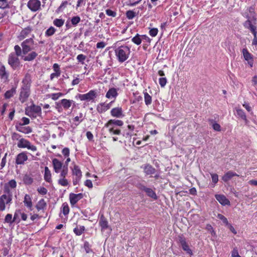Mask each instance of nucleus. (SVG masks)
<instances>
[{
    "instance_id": "obj_6",
    "label": "nucleus",
    "mask_w": 257,
    "mask_h": 257,
    "mask_svg": "<svg viewBox=\"0 0 257 257\" xmlns=\"http://www.w3.org/2000/svg\"><path fill=\"white\" fill-rule=\"evenodd\" d=\"M17 146L20 148H27L33 152H35L37 150L35 146L31 144L29 141L24 138H21L19 140Z\"/></svg>"
},
{
    "instance_id": "obj_2",
    "label": "nucleus",
    "mask_w": 257,
    "mask_h": 257,
    "mask_svg": "<svg viewBox=\"0 0 257 257\" xmlns=\"http://www.w3.org/2000/svg\"><path fill=\"white\" fill-rule=\"evenodd\" d=\"M37 46V43L32 38L27 39L21 43L23 54L26 55L30 52L27 56H23L24 61H31L37 57L38 54L34 50H36Z\"/></svg>"
},
{
    "instance_id": "obj_27",
    "label": "nucleus",
    "mask_w": 257,
    "mask_h": 257,
    "mask_svg": "<svg viewBox=\"0 0 257 257\" xmlns=\"http://www.w3.org/2000/svg\"><path fill=\"white\" fill-rule=\"evenodd\" d=\"M116 125H111V127H106L110 135H120V130Z\"/></svg>"
},
{
    "instance_id": "obj_8",
    "label": "nucleus",
    "mask_w": 257,
    "mask_h": 257,
    "mask_svg": "<svg viewBox=\"0 0 257 257\" xmlns=\"http://www.w3.org/2000/svg\"><path fill=\"white\" fill-rule=\"evenodd\" d=\"M41 5V2L39 0H29L27 6L31 11L35 12L40 9Z\"/></svg>"
},
{
    "instance_id": "obj_63",
    "label": "nucleus",
    "mask_w": 257,
    "mask_h": 257,
    "mask_svg": "<svg viewBox=\"0 0 257 257\" xmlns=\"http://www.w3.org/2000/svg\"><path fill=\"white\" fill-rule=\"evenodd\" d=\"M142 0H130V4L129 6L131 7H134L136 6L137 5L139 4Z\"/></svg>"
},
{
    "instance_id": "obj_47",
    "label": "nucleus",
    "mask_w": 257,
    "mask_h": 257,
    "mask_svg": "<svg viewBox=\"0 0 257 257\" xmlns=\"http://www.w3.org/2000/svg\"><path fill=\"white\" fill-rule=\"evenodd\" d=\"M63 94L61 92L59 93H52L50 94V97L52 99L54 100H57L59 97L63 96Z\"/></svg>"
},
{
    "instance_id": "obj_59",
    "label": "nucleus",
    "mask_w": 257,
    "mask_h": 257,
    "mask_svg": "<svg viewBox=\"0 0 257 257\" xmlns=\"http://www.w3.org/2000/svg\"><path fill=\"white\" fill-rule=\"evenodd\" d=\"M159 84L161 87H164L167 83V79L165 77L160 78L159 80Z\"/></svg>"
},
{
    "instance_id": "obj_36",
    "label": "nucleus",
    "mask_w": 257,
    "mask_h": 257,
    "mask_svg": "<svg viewBox=\"0 0 257 257\" xmlns=\"http://www.w3.org/2000/svg\"><path fill=\"white\" fill-rule=\"evenodd\" d=\"M145 192L147 193V195L152 198L156 199L157 198V195L156 193L150 188H148L146 189Z\"/></svg>"
},
{
    "instance_id": "obj_1",
    "label": "nucleus",
    "mask_w": 257,
    "mask_h": 257,
    "mask_svg": "<svg viewBox=\"0 0 257 257\" xmlns=\"http://www.w3.org/2000/svg\"><path fill=\"white\" fill-rule=\"evenodd\" d=\"M242 16L246 19L243 23V27L249 30L253 36L252 45L257 46V14L252 7L247 8L242 13Z\"/></svg>"
},
{
    "instance_id": "obj_33",
    "label": "nucleus",
    "mask_w": 257,
    "mask_h": 257,
    "mask_svg": "<svg viewBox=\"0 0 257 257\" xmlns=\"http://www.w3.org/2000/svg\"><path fill=\"white\" fill-rule=\"evenodd\" d=\"M72 174L74 175L75 177H77L78 178H81L82 173L78 166L74 165V168L72 169Z\"/></svg>"
},
{
    "instance_id": "obj_35",
    "label": "nucleus",
    "mask_w": 257,
    "mask_h": 257,
    "mask_svg": "<svg viewBox=\"0 0 257 257\" xmlns=\"http://www.w3.org/2000/svg\"><path fill=\"white\" fill-rule=\"evenodd\" d=\"M23 180L26 185H31L33 182V178L29 175H25Z\"/></svg>"
},
{
    "instance_id": "obj_44",
    "label": "nucleus",
    "mask_w": 257,
    "mask_h": 257,
    "mask_svg": "<svg viewBox=\"0 0 257 257\" xmlns=\"http://www.w3.org/2000/svg\"><path fill=\"white\" fill-rule=\"evenodd\" d=\"M53 24L57 27H61L64 25V20L62 19H56L54 20Z\"/></svg>"
},
{
    "instance_id": "obj_12",
    "label": "nucleus",
    "mask_w": 257,
    "mask_h": 257,
    "mask_svg": "<svg viewBox=\"0 0 257 257\" xmlns=\"http://www.w3.org/2000/svg\"><path fill=\"white\" fill-rule=\"evenodd\" d=\"M9 73L6 70L5 66L3 65H0V78L4 82L9 81Z\"/></svg>"
},
{
    "instance_id": "obj_19",
    "label": "nucleus",
    "mask_w": 257,
    "mask_h": 257,
    "mask_svg": "<svg viewBox=\"0 0 257 257\" xmlns=\"http://www.w3.org/2000/svg\"><path fill=\"white\" fill-rule=\"evenodd\" d=\"M22 87L30 88L31 85V76L29 73H27L25 74L22 80Z\"/></svg>"
},
{
    "instance_id": "obj_31",
    "label": "nucleus",
    "mask_w": 257,
    "mask_h": 257,
    "mask_svg": "<svg viewBox=\"0 0 257 257\" xmlns=\"http://www.w3.org/2000/svg\"><path fill=\"white\" fill-rule=\"evenodd\" d=\"M144 172L147 175H152L155 173L156 170L150 165H146L144 168Z\"/></svg>"
},
{
    "instance_id": "obj_58",
    "label": "nucleus",
    "mask_w": 257,
    "mask_h": 257,
    "mask_svg": "<svg viewBox=\"0 0 257 257\" xmlns=\"http://www.w3.org/2000/svg\"><path fill=\"white\" fill-rule=\"evenodd\" d=\"M62 153L65 157H68L70 155V150L68 148H64L62 151Z\"/></svg>"
},
{
    "instance_id": "obj_20",
    "label": "nucleus",
    "mask_w": 257,
    "mask_h": 257,
    "mask_svg": "<svg viewBox=\"0 0 257 257\" xmlns=\"http://www.w3.org/2000/svg\"><path fill=\"white\" fill-rule=\"evenodd\" d=\"M28 160V156L26 153L22 152L18 154L17 156L16 163L17 164H23L25 161Z\"/></svg>"
},
{
    "instance_id": "obj_15",
    "label": "nucleus",
    "mask_w": 257,
    "mask_h": 257,
    "mask_svg": "<svg viewBox=\"0 0 257 257\" xmlns=\"http://www.w3.org/2000/svg\"><path fill=\"white\" fill-rule=\"evenodd\" d=\"M114 101H111L108 103H101L97 106V110L99 113H102L109 109Z\"/></svg>"
},
{
    "instance_id": "obj_51",
    "label": "nucleus",
    "mask_w": 257,
    "mask_h": 257,
    "mask_svg": "<svg viewBox=\"0 0 257 257\" xmlns=\"http://www.w3.org/2000/svg\"><path fill=\"white\" fill-rule=\"evenodd\" d=\"M80 22V18L79 16L73 17L71 19V23L74 26H76Z\"/></svg>"
},
{
    "instance_id": "obj_3",
    "label": "nucleus",
    "mask_w": 257,
    "mask_h": 257,
    "mask_svg": "<svg viewBox=\"0 0 257 257\" xmlns=\"http://www.w3.org/2000/svg\"><path fill=\"white\" fill-rule=\"evenodd\" d=\"M115 55L119 62H123L129 57L131 49L127 46H120L114 50Z\"/></svg>"
},
{
    "instance_id": "obj_32",
    "label": "nucleus",
    "mask_w": 257,
    "mask_h": 257,
    "mask_svg": "<svg viewBox=\"0 0 257 257\" xmlns=\"http://www.w3.org/2000/svg\"><path fill=\"white\" fill-rule=\"evenodd\" d=\"M236 112L237 113V115L240 117L241 119H242L243 120H244L246 122L248 121L246 115L244 112V111L239 108H235Z\"/></svg>"
},
{
    "instance_id": "obj_29",
    "label": "nucleus",
    "mask_w": 257,
    "mask_h": 257,
    "mask_svg": "<svg viewBox=\"0 0 257 257\" xmlns=\"http://www.w3.org/2000/svg\"><path fill=\"white\" fill-rule=\"evenodd\" d=\"M47 206V203L44 199H40L36 205V208L38 211L44 210Z\"/></svg>"
},
{
    "instance_id": "obj_30",
    "label": "nucleus",
    "mask_w": 257,
    "mask_h": 257,
    "mask_svg": "<svg viewBox=\"0 0 257 257\" xmlns=\"http://www.w3.org/2000/svg\"><path fill=\"white\" fill-rule=\"evenodd\" d=\"M99 224L101 228L102 231H104L108 227V222L106 220V219L103 217H101V218L100 219Z\"/></svg>"
},
{
    "instance_id": "obj_45",
    "label": "nucleus",
    "mask_w": 257,
    "mask_h": 257,
    "mask_svg": "<svg viewBox=\"0 0 257 257\" xmlns=\"http://www.w3.org/2000/svg\"><path fill=\"white\" fill-rule=\"evenodd\" d=\"M5 222L9 223L10 224H12L14 222V220L13 219V216L11 214H8L6 216L5 219Z\"/></svg>"
},
{
    "instance_id": "obj_38",
    "label": "nucleus",
    "mask_w": 257,
    "mask_h": 257,
    "mask_svg": "<svg viewBox=\"0 0 257 257\" xmlns=\"http://www.w3.org/2000/svg\"><path fill=\"white\" fill-rule=\"evenodd\" d=\"M58 183L61 186L66 187L69 185L68 180L64 178H59L58 180Z\"/></svg>"
},
{
    "instance_id": "obj_9",
    "label": "nucleus",
    "mask_w": 257,
    "mask_h": 257,
    "mask_svg": "<svg viewBox=\"0 0 257 257\" xmlns=\"http://www.w3.org/2000/svg\"><path fill=\"white\" fill-rule=\"evenodd\" d=\"M242 55L244 59L247 61L248 65L250 67H252L253 64V56L251 54L246 48H243L242 50Z\"/></svg>"
},
{
    "instance_id": "obj_13",
    "label": "nucleus",
    "mask_w": 257,
    "mask_h": 257,
    "mask_svg": "<svg viewBox=\"0 0 257 257\" xmlns=\"http://www.w3.org/2000/svg\"><path fill=\"white\" fill-rule=\"evenodd\" d=\"M83 195L82 193L74 194L70 193L69 195L70 203L71 205H74L79 200L82 199Z\"/></svg>"
},
{
    "instance_id": "obj_61",
    "label": "nucleus",
    "mask_w": 257,
    "mask_h": 257,
    "mask_svg": "<svg viewBox=\"0 0 257 257\" xmlns=\"http://www.w3.org/2000/svg\"><path fill=\"white\" fill-rule=\"evenodd\" d=\"M211 176L212 178V182L214 183V184H216L218 181V176L216 174H211Z\"/></svg>"
},
{
    "instance_id": "obj_40",
    "label": "nucleus",
    "mask_w": 257,
    "mask_h": 257,
    "mask_svg": "<svg viewBox=\"0 0 257 257\" xmlns=\"http://www.w3.org/2000/svg\"><path fill=\"white\" fill-rule=\"evenodd\" d=\"M85 230L84 226H77L74 229V232L77 235H80Z\"/></svg>"
},
{
    "instance_id": "obj_21",
    "label": "nucleus",
    "mask_w": 257,
    "mask_h": 257,
    "mask_svg": "<svg viewBox=\"0 0 257 257\" xmlns=\"http://www.w3.org/2000/svg\"><path fill=\"white\" fill-rule=\"evenodd\" d=\"M215 198L221 204L223 205H230V201L223 195H216Z\"/></svg>"
},
{
    "instance_id": "obj_60",
    "label": "nucleus",
    "mask_w": 257,
    "mask_h": 257,
    "mask_svg": "<svg viewBox=\"0 0 257 257\" xmlns=\"http://www.w3.org/2000/svg\"><path fill=\"white\" fill-rule=\"evenodd\" d=\"M82 116L83 114L82 113H80L79 116H76L74 117V120L75 121H78L77 123H75L76 125H78V124L82 121V119H81Z\"/></svg>"
},
{
    "instance_id": "obj_54",
    "label": "nucleus",
    "mask_w": 257,
    "mask_h": 257,
    "mask_svg": "<svg viewBox=\"0 0 257 257\" xmlns=\"http://www.w3.org/2000/svg\"><path fill=\"white\" fill-rule=\"evenodd\" d=\"M86 57L83 54H79L77 56V60L78 62H81L82 64H84V61L85 60Z\"/></svg>"
},
{
    "instance_id": "obj_10",
    "label": "nucleus",
    "mask_w": 257,
    "mask_h": 257,
    "mask_svg": "<svg viewBox=\"0 0 257 257\" xmlns=\"http://www.w3.org/2000/svg\"><path fill=\"white\" fill-rule=\"evenodd\" d=\"M110 114L112 117L122 118L124 116L121 107L117 106L112 108L110 110Z\"/></svg>"
},
{
    "instance_id": "obj_16",
    "label": "nucleus",
    "mask_w": 257,
    "mask_h": 257,
    "mask_svg": "<svg viewBox=\"0 0 257 257\" xmlns=\"http://www.w3.org/2000/svg\"><path fill=\"white\" fill-rule=\"evenodd\" d=\"M179 242L181 243V246L183 250L186 252L190 255L192 254V252L191 249L189 248L188 245L187 244L185 239L182 236H179Z\"/></svg>"
},
{
    "instance_id": "obj_26",
    "label": "nucleus",
    "mask_w": 257,
    "mask_h": 257,
    "mask_svg": "<svg viewBox=\"0 0 257 257\" xmlns=\"http://www.w3.org/2000/svg\"><path fill=\"white\" fill-rule=\"evenodd\" d=\"M31 29L30 27H27L24 29L20 33L18 38L20 40H22L27 37L28 35L31 32Z\"/></svg>"
},
{
    "instance_id": "obj_34",
    "label": "nucleus",
    "mask_w": 257,
    "mask_h": 257,
    "mask_svg": "<svg viewBox=\"0 0 257 257\" xmlns=\"http://www.w3.org/2000/svg\"><path fill=\"white\" fill-rule=\"evenodd\" d=\"M209 123L211 125L213 130L215 131L219 132L221 131V126L219 124L217 123L213 119H210L209 120Z\"/></svg>"
},
{
    "instance_id": "obj_4",
    "label": "nucleus",
    "mask_w": 257,
    "mask_h": 257,
    "mask_svg": "<svg viewBox=\"0 0 257 257\" xmlns=\"http://www.w3.org/2000/svg\"><path fill=\"white\" fill-rule=\"evenodd\" d=\"M41 111L40 106L33 104L26 109L25 113L31 117L36 118L41 115Z\"/></svg>"
},
{
    "instance_id": "obj_11",
    "label": "nucleus",
    "mask_w": 257,
    "mask_h": 257,
    "mask_svg": "<svg viewBox=\"0 0 257 257\" xmlns=\"http://www.w3.org/2000/svg\"><path fill=\"white\" fill-rule=\"evenodd\" d=\"M30 94V88L21 87L19 99L22 103L27 100Z\"/></svg>"
},
{
    "instance_id": "obj_25",
    "label": "nucleus",
    "mask_w": 257,
    "mask_h": 257,
    "mask_svg": "<svg viewBox=\"0 0 257 257\" xmlns=\"http://www.w3.org/2000/svg\"><path fill=\"white\" fill-rule=\"evenodd\" d=\"M44 178L45 181L48 183H51L52 182V175L50 170L48 167H45L44 169Z\"/></svg>"
},
{
    "instance_id": "obj_56",
    "label": "nucleus",
    "mask_w": 257,
    "mask_h": 257,
    "mask_svg": "<svg viewBox=\"0 0 257 257\" xmlns=\"http://www.w3.org/2000/svg\"><path fill=\"white\" fill-rule=\"evenodd\" d=\"M78 76H79V75H77V77H75L74 76H73L74 77V79L72 80V83H71V85L72 86H74V85H77L81 81V79H80L78 77Z\"/></svg>"
},
{
    "instance_id": "obj_64",
    "label": "nucleus",
    "mask_w": 257,
    "mask_h": 257,
    "mask_svg": "<svg viewBox=\"0 0 257 257\" xmlns=\"http://www.w3.org/2000/svg\"><path fill=\"white\" fill-rule=\"evenodd\" d=\"M106 14L108 16H111L112 17H114L116 16V13L114 12H113V11L109 10V9H107L106 10Z\"/></svg>"
},
{
    "instance_id": "obj_46",
    "label": "nucleus",
    "mask_w": 257,
    "mask_h": 257,
    "mask_svg": "<svg viewBox=\"0 0 257 257\" xmlns=\"http://www.w3.org/2000/svg\"><path fill=\"white\" fill-rule=\"evenodd\" d=\"M56 32V29L53 27H50L45 32V35L47 36H51L53 35Z\"/></svg>"
},
{
    "instance_id": "obj_5",
    "label": "nucleus",
    "mask_w": 257,
    "mask_h": 257,
    "mask_svg": "<svg viewBox=\"0 0 257 257\" xmlns=\"http://www.w3.org/2000/svg\"><path fill=\"white\" fill-rule=\"evenodd\" d=\"M97 96L96 90H91L88 93L85 94H79L78 98L81 101H94Z\"/></svg>"
},
{
    "instance_id": "obj_43",
    "label": "nucleus",
    "mask_w": 257,
    "mask_h": 257,
    "mask_svg": "<svg viewBox=\"0 0 257 257\" xmlns=\"http://www.w3.org/2000/svg\"><path fill=\"white\" fill-rule=\"evenodd\" d=\"M16 93V89L14 88H12L11 89L8 90L5 94V97L6 98H10L12 97L14 94Z\"/></svg>"
},
{
    "instance_id": "obj_24",
    "label": "nucleus",
    "mask_w": 257,
    "mask_h": 257,
    "mask_svg": "<svg viewBox=\"0 0 257 257\" xmlns=\"http://www.w3.org/2000/svg\"><path fill=\"white\" fill-rule=\"evenodd\" d=\"M234 176H239L236 173L233 171H228L222 177V180L226 182L228 181L230 179H231Z\"/></svg>"
},
{
    "instance_id": "obj_62",
    "label": "nucleus",
    "mask_w": 257,
    "mask_h": 257,
    "mask_svg": "<svg viewBox=\"0 0 257 257\" xmlns=\"http://www.w3.org/2000/svg\"><path fill=\"white\" fill-rule=\"evenodd\" d=\"M231 257H241L236 248H234L231 251Z\"/></svg>"
},
{
    "instance_id": "obj_42",
    "label": "nucleus",
    "mask_w": 257,
    "mask_h": 257,
    "mask_svg": "<svg viewBox=\"0 0 257 257\" xmlns=\"http://www.w3.org/2000/svg\"><path fill=\"white\" fill-rule=\"evenodd\" d=\"M60 172V174L59 175V178H66V177L68 173V167H65V166H64L62 169V170Z\"/></svg>"
},
{
    "instance_id": "obj_55",
    "label": "nucleus",
    "mask_w": 257,
    "mask_h": 257,
    "mask_svg": "<svg viewBox=\"0 0 257 257\" xmlns=\"http://www.w3.org/2000/svg\"><path fill=\"white\" fill-rule=\"evenodd\" d=\"M217 217H218V218L220 219L221 221H222V222L226 225L228 224V222L227 218L225 216H224L223 215H222L221 214H218L217 215Z\"/></svg>"
},
{
    "instance_id": "obj_57",
    "label": "nucleus",
    "mask_w": 257,
    "mask_h": 257,
    "mask_svg": "<svg viewBox=\"0 0 257 257\" xmlns=\"http://www.w3.org/2000/svg\"><path fill=\"white\" fill-rule=\"evenodd\" d=\"M158 33V30L157 28H152L149 31V34L152 37H154L157 36Z\"/></svg>"
},
{
    "instance_id": "obj_17",
    "label": "nucleus",
    "mask_w": 257,
    "mask_h": 257,
    "mask_svg": "<svg viewBox=\"0 0 257 257\" xmlns=\"http://www.w3.org/2000/svg\"><path fill=\"white\" fill-rule=\"evenodd\" d=\"M52 165L54 170L56 173H59L60 170L63 168V163L57 159L52 160Z\"/></svg>"
},
{
    "instance_id": "obj_52",
    "label": "nucleus",
    "mask_w": 257,
    "mask_h": 257,
    "mask_svg": "<svg viewBox=\"0 0 257 257\" xmlns=\"http://www.w3.org/2000/svg\"><path fill=\"white\" fill-rule=\"evenodd\" d=\"M126 16L129 20H131L135 17V13L133 11H128L126 13Z\"/></svg>"
},
{
    "instance_id": "obj_14",
    "label": "nucleus",
    "mask_w": 257,
    "mask_h": 257,
    "mask_svg": "<svg viewBox=\"0 0 257 257\" xmlns=\"http://www.w3.org/2000/svg\"><path fill=\"white\" fill-rule=\"evenodd\" d=\"M118 89H116L113 87L109 88L106 93L105 97L107 98L110 99H113V101H114L117 96H118Z\"/></svg>"
},
{
    "instance_id": "obj_37",
    "label": "nucleus",
    "mask_w": 257,
    "mask_h": 257,
    "mask_svg": "<svg viewBox=\"0 0 257 257\" xmlns=\"http://www.w3.org/2000/svg\"><path fill=\"white\" fill-rule=\"evenodd\" d=\"M132 41L134 43L137 45H140L142 41L141 35L137 34L134 38H132Z\"/></svg>"
},
{
    "instance_id": "obj_22",
    "label": "nucleus",
    "mask_w": 257,
    "mask_h": 257,
    "mask_svg": "<svg viewBox=\"0 0 257 257\" xmlns=\"http://www.w3.org/2000/svg\"><path fill=\"white\" fill-rule=\"evenodd\" d=\"M72 100L62 99L60 102L61 106L65 110L69 109L73 103Z\"/></svg>"
},
{
    "instance_id": "obj_23",
    "label": "nucleus",
    "mask_w": 257,
    "mask_h": 257,
    "mask_svg": "<svg viewBox=\"0 0 257 257\" xmlns=\"http://www.w3.org/2000/svg\"><path fill=\"white\" fill-rule=\"evenodd\" d=\"M23 202L27 208H28L30 210H32L33 203L32 198L29 194H26L25 195Z\"/></svg>"
},
{
    "instance_id": "obj_18",
    "label": "nucleus",
    "mask_w": 257,
    "mask_h": 257,
    "mask_svg": "<svg viewBox=\"0 0 257 257\" xmlns=\"http://www.w3.org/2000/svg\"><path fill=\"white\" fill-rule=\"evenodd\" d=\"M123 122L119 119H110L104 125V127H111V125H116L117 126H122Z\"/></svg>"
},
{
    "instance_id": "obj_7",
    "label": "nucleus",
    "mask_w": 257,
    "mask_h": 257,
    "mask_svg": "<svg viewBox=\"0 0 257 257\" xmlns=\"http://www.w3.org/2000/svg\"><path fill=\"white\" fill-rule=\"evenodd\" d=\"M19 56L14 53H11L9 56L8 63L13 69H16L20 66Z\"/></svg>"
},
{
    "instance_id": "obj_49",
    "label": "nucleus",
    "mask_w": 257,
    "mask_h": 257,
    "mask_svg": "<svg viewBox=\"0 0 257 257\" xmlns=\"http://www.w3.org/2000/svg\"><path fill=\"white\" fill-rule=\"evenodd\" d=\"M14 49L15 51V54L18 55V56H21L22 54L23 53L22 52V48H21L20 46L19 45H16L14 47Z\"/></svg>"
},
{
    "instance_id": "obj_41",
    "label": "nucleus",
    "mask_w": 257,
    "mask_h": 257,
    "mask_svg": "<svg viewBox=\"0 0 257 257\" xmlns=\"http://www.w3.org/2000/svg\"><path fill=\"white\" fill-rule=\"evenodd\" d=\"M17 129L18 131L25 134H29L32 131V128L30 126L22 127L21 128L17 127Z\"/></svg>"
},
{
    "instance_id": "obj_50",
    "label": "nucleus",
    "mask_w": 257,
    "mask_h": 257,
    "mask_svg": "<svg viewBox=\"0 0 257 257\" xmlns=\"http://www.w3.org/2000/svg\"><path fill=\"white\" fill-rule=\"evenodd\" d=\"M8 7V0H0V9H5Z\"/></svg>"
},
{
    "instance_id": "obj_48",
    "label": "nucleus",
    "mask_w": 257,
    "mask_h": 257,
    "mask_svg": "<svg viewBox=\"0 0 257 257\" xmlns=\"http://www.w3.org/2000/svg\"><path fill=\"white\" fill-rule=\"evenodd\" d=\"M62 211L64 215H67V214H68L69 212V208L67 204H63Z\"/></svg>"
},
{
    "instance_id": "obj_53",
    "label": "nucleus",
    "mask_w": 257,
    "mask_h": 257,
    "mask_svg": "<svg viewBox=\"0 0 257 257\" xmlns=\"http://www.w3.org/2000/svg\"><path fill=\"white\" fill-rule=\"evenodd\" d=\"M37 191L39 193L42 195H45L47 193V190L44 187H40L37 189Z\"/></svg>"
},
{
    "instance_id": "obj_28",
    "label": "nucleus",
    "mask_w": 257,
    "mask_h": 257,
    "mask_svg": "<svg viewBox=\"0 0 257 257\" xmlns=\"http://www.w3.org/2000/svg\"><path fill=\"white\" fill-rule=\"evenodd\" d=\"M1 198H2V200L5 201L6 204H9L12 201V195L9 191H8L4 194L2 195Z\"/></svg>"
},
{
    "instance_id": "obj_39",
    "label": "nucleus",
    "mask_w": 257,
    "mask_h": 257,
    "mask_svg": "<svg viewBox=\"0 0 257 257\" xmlns=\"http://www.w3.org/2000/svg\"><path fill=\"white\" fill-rule=\"evenodd\" d=\"M144 94L145 104L147 105L151 104L152 101V97L147 92H144Z\"/></svg>"
}]
</instances>
